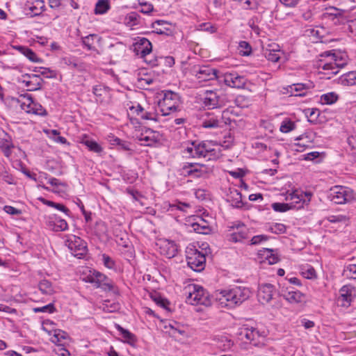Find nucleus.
Masks as SVG:
<instances>
[{
    "label": "nucleus",
    "instance_id": "obj_43",
    "mask_svg": "<svg viewBox=\"0 0 356 356\" xmlns=\"http://www.w3.org/2000/svg\"><path fill=\"white\" fill-rule=\"evenodd\" d=\"M108 231L106 224L102 220H98L95 223L94 232L97 236L105 234Z\"/></svg>",
    "mask_w": 356,
    "mask_h": 356
},
{
    "label": "nucleus",
    "instance_id": "obj_28",
    "mask_svg": "<svg viewBox=\"0 0 356 356\" xmlns=\"http://www.w3.org/2000/svg\"><path fill=\"white\" fill-rule=\"evenodd\" d=\"M17 49L31 61L33 63L42 62V60L37 56L35 53L31 49L26 47L19 46Z\"/></svg>",
    "mask_w": 356,
    "mask_h": 356
},
{
    "label": "nucleus",
    "instance_id": "obj_24",
    "mask_svg": "<svg viewBox=\"0 0 356 356\" xmlns=\"http://www.w3.org/2000/svg\"><path fill=\"white\" fill-rule=\"evenodd\" d=\"M108 138L111 145L117 146L119 150L131 152L133 151L131 148V143L130 142L121 140L115 136H110Z\"/></svg>",
    "mask_w": 356,
    "mask_h": 356
},
{
    "label": "nucleus",
    "instance_id": "obj_56",
    "mask_svg": "<svg viewBox=\"0 0 356 356\" xmlns=\"http://www.w3.org/2000/svg\"><path fill=\"white\" fill-rule=\"evenodd\" d=\"M239 47L241 53L243 56H248L251 53L252 48L248 42L245 41H241L239 43Z\"/></svg>",
    "mask_w": 356,
    "mask_h": 356
},
{
    "label": "nucleus",
    "instance_id": "obj_10",
    "mask_svg": "<svg viewBox=\"0 0 356 356\" xmlns=\"http://www.w3.org/2000/svg\"><path fill=\"white\" fill-rule=\"evenodd\" d=\"M237 335H238L241 340L245 339L254 342V345H257V341L261 337V334L257 329L245 325L238 328Z\"/></svg>",
    "mask_w": 356,
    "mask_h": 356
},
{
    "label": "nucleus",
    "instance_id": "obj_14",
    "mask_svg": "<svg viewBox=\"0 0 356 356\" xmlns=\"http://www.w3.org/2000/svg\"><path fill=\"white\" fill-rule=\"evenodd\" d=\"M224 83L231 88H242L245 85V79L236 73H227L223 75Z\"/></svg>",
    "mask_w": 356,
    "mask_h": 356
},
{
    "label": "nucleus",
    "instance_id": "obj_57",
    "mask_svg": "<svg viewBox=\"0 0 356 356\" xmlns=\"http://www.w3.org/2000/svg\"><path fill=\"white\" fill-rule=\"evenodd\" d=\"M286 200H295L296 203L303 201L304 202L306 201L305 199L303 198V195L302 193L298 194L297 191L293 192L290 193L286 198Z\"/></svg>",
    "mask_w": 356,
    "mask_h": 356
},
{
    "label": "nucleus",
    "instance_id": "obj_58",
    "mask_svg": "<svg viewBox=\"0 0 356 356\" xmlns=\"http://www.w3.org/2000/svg\"><path fill=\"white\" fill-rule=\"evenodd\" d=\"M327 220L330 222L335 223L340 222H346L348 220V218H346V216L343 215H332L327 217Z\"/></svg>",
    "mask_w": 356,
    "mask_h": 356
},
{
    "label": "nucleus",
    "instance_id": "obj_25",
    "mask_svg": "<svg viewBox=\"0 0 356 356\" xmlns=\"http://www.w3.org/2000/svg\"><path fill=\"white\" fill-rule=\"evenodd\" d=\"M115 327L119 331L121 337L125 342L131 346L135 345L136 342V337L133 333L130 332L128 330L123 328L120 325H116Z\"/></svg>",
    "mask_w": 356,
    "mask_h": 356
},
{
    "label": "nucleus",
    "instance_id": "obj_1",
    "mask_svg": "<svg viewBox=\"0 0 356 356\" xmlns=\"http://www.w3.org/2000/svg\"><path fill=\"white\" fill-rule=\"evenodd\" d=\"M250 291L245 286H234L229 289L216 291V300L219 302L221 307L234 308L241 305L250 296Z\"/></svg>",
    "mask_w": 356,
    "mask_h": 356
},
{
    "label": "nucleus",
    "instance_id": "obj_26",
    "mask_svg": "<svg viewBox=\"0 0 356 356\" xmlns=\"http://www.w3.org/2000/svg\"><path fill=\"white\" fill-rule=\"evenodd\" d=\"M110 9V0H98L95 4L94 13L96 15H104L106 14Z\"/></svg>",
    "mask_w": 356,
    "mask_h": 356
},
{
    "label": "nucleus",
    "instance_id": "obj_23",
    "mask_svg": "<svg viewBox=\"0 0 356 356\" xmlns=\"http://www.w3.org/2000/svg\"><path fill=\"white\" fill-rule=\"evenodd\" d=\"M227 201L231 203V205L235 208H242L243 207V202L242 201V195L236 189H234L230 191L228 195Z\"/></svg>",
    "mask_w": 356,
    "mask_h": 356
},
{
    "label": "nucleus",
    "instance_id": "obj_48",
    "mask_svg": "<svg viewBox=\"0 0 356 356\" xmlns=\"http://www.w3.org/2000/svg\"><path fill=\"white\" fill-rule=\"evenodd\" d=\"M269 230L272 233L280 234L286 232V227L282 223H275L270 227Z\"/></svg>",
    "mask_w": 356,
    "mask_h": 356
},
{
    "label": "nucleus",
    "instance_id": "obj_60",
    "mask_svg": "<svg viewBox=\"0 0 356 356\" xmlns=\"http://www.w3.org/2000/svg\"><path fill=\"white\" fill-rule=\"evenodd\" d=\"M212 304L211 298L208 293V292L205 291L203 296L201 297V300L198 301L197 305H202L204 306H210Z\"/></svg>",
    "mask_w": 356,
    "mask_h": 356
},
{
    "label": "nucleus",
    "instance_id": "obj_19",
    "mask_svg": "<svg viewBox=\"0 0 356 356\" xmlns=\"http://www.w3.org/2000/svg\"><path fill=\"white\" fill-rule=\"evenodd\" d=\"M154 32L159 35H172L174 30L171 24L164 20H156L152 23Z\"/></svg>",
    "mask_w": 356,
    "mask_h": 356
},
{
    "label": "nucleus",
    "instance_id": "obj_40",
    "mask_svg": "<svg viewBox=\"0 0 356 356\" xmlns=\"http://www.w3.org/2000/svg\"><path fill=\"white\" fill-rule=\"evenodd\" d=\"M293 207L294 206L292 204L288 203L275 202L272 204L273 209L277 212H285Z\"/></svg>",
    "mask_w": 356,
    "mask_h": 356
},
{
    "label": "nucleus",
    "instance_id": "obj_9",
    "mask_svg": "<svg viewBox=\"0 0 356 356\" xmlns=\"http://www.w3.org/2000/svg\"><path fill=\"white\" fill-rule=\"evenodd\" d=\"M21 81L25 85L28 90L35 91L40 90L43 81L38 74H24L22 75Z\"/></svg>",
    "mask_w": 356,
    "mask_h": 356
},
{
    "label": "nucleus",
    "instance_id": "obj_6",
    "mask_svg": "<svg viewBox=\"0 0 356 356\" xmlns=\"http://www.w3.org/2000/svg\"><path fill=\"white\" fill-rule=\"evenodd\" d=\"M65 244L72 253L78 258H81L87 254L86 243L79 236L75 235L68 236L65 240Z\"/></svg>",
    "mask_w": 356,
    "mask_h": 356
},
{
    "label": "nucleus",
    "instance_id": "obj_34",
    "mask_svg": "<svg viewBox=\"0 0 356 356\" xmlns=\"http://www.w3.org/2000/svg\"><path fill=\"white\" fill-rule=\"evenodd\" d=\"M339 99V96L334 92H327L321 96V102L323 104H332Z\"/></svg>",
    "mask_w": 356,
    "mask_h": 356
},
{
    "label": "nucleus",
    "instance_id": "obj_29",
    "mask_svg": "<svg viewBox=\"0 0 356 356\" xmlns=\"http://www.w3.org/2000/svg\"><path fill=\"white\" fill-rule=\"evenodd\" d=\"M341 83L345 86H355L356 85V72H349L340 78Z\"/></svg>",
    "mask_w": 356,
    "mask_h": 356
},
{
    "label": "nucleus",
    "instance_id": "obj_17",
    "mask_svg": "<svg viewBox=\"0 0 356 356\" xmlns=\"http://www.w3.org/2000/svg\"><path fill=\"white\" fill-rule=\"evenodd\" d=\"M202 103L209 109L220 107V96L215 91L206 90L202 98Z\"/></svg>",
    "mask_w": 356,
    "mask_h": 356
},
{
    "label": "nucleus",
    "instance_id": "obj_15",
    "mask_svg": "<svg viewBox=\"0 0 356 356\" xmlns=\"http://www.w3.org/2000/svg\"><path fill=\"white\" fill-rule=\"evenodd\" d=\"M160 252L168 259L175 257L178 252V246L177 244L170 240H164L159 244Z\"/></svg>",
    "mask_w": 356,
    "mask_h": 356
},
{
    "label": "nucleus",
    "instance_id": "obj_38",
    "mask_svg": "<svg viewBox=\"0 0 356 356\" xmlns=\"http://www.w3.org/2000/svg\"><path fill=\"white\" fill-rule=\"evenodd\" d=\"M140 16L136 12L129 13L126 17V23L130 26H136L140 24Z\"/></svg>",
    "mask_w": 356,
    "mask_h": 356
},
{
    "label": "nucleus",
    "instance_id": "obj_33",
    "mask_svg": "<svg viewBox=\"0 0 356 356\" xmlns=\"http://www.w3.org/2000/svg\"><path fill=\"white\" fill-rule=\"evenodd\" d=\"M95 39H99L97 34H90L81 38L82 44L88 50H95L94 42Z\"/></svg>",
    "mask_w": 356,
    "mask_h": 356
},
{
    "label": "nucleus",
    "instance_id": "obj_53",
    "mask_svg": "<svg viewBox=\"0 0 356 356\" xmlns=\"http://www.w3.org/2000/svg\"><path fill=\"white\" fill-rule=\"evenodd\" d=\"M157 116H158V114L153 110H151V111H145L144 110L143 113L140 115V118L143 120L157 121L158 120Z\"/></svg>",
    "mask_w": 356,
    "mask_h": 356
},
{
    "label": "nucleus",
    "instance_id": "obj_36",
    "mask_svg": "<svg viewBox=\"0 0 356 356\" xmlns=\"http://www.w3.org/2000/svg\"><path fill=\"white\" fill-rule=\"evenodd\" d=\"M206 144L207 150H208V152H205L206 158L207 157L208 160H216L218 159L220 156V150L212 148L209 142H206Z\"/></svg>",
    "mask_w": 356,
    "mask_h": 356
},
{
    "label": "nucleus",
    "instance_id": "obj_27",
    "mask_svg": "<svg viewBox=\"0 0 356 356\" xmlns=\"http://www.w3.org/2000/svg\"><path fill=\"white\" fill-rule=\"evenodd\" d=\"M47 226L54 232H61L67 229L68 225L65 220H58V222L55 223V221H46Z\"/></svg>",
    "mask_w": 356,
    "mask_h": 356
},
{
    "label": "nucleus",
    "instance_id": "obj_11",
    "mask_svg": "<svg viewBox=\"0 0 356 356\" xmlns=\"http://www.w3.org/2000/svg\"><path fill=\"white\" fill-rule=\"evenodd\" d=\"M355 288L350 285H345L339 290V296L337 298V304L341 307H348L353 300Z\"/></svg>",
    "mask_w": 356,
    "mask_h": 356
},
{
    "label": "nucleus",
    "instance_id": "obj_13",
    "mask_svg": "<svg viewBox=\"0 0 356 356\" xmlns=\"http://www.w3.org/2000/svg\"><path fill=\"white\" fill-rule=\"evenodd\" d=\"M275 293V286L269 283L261 284L258 289L257 297L262 303H268L272 299Z\"/></svg>",
    "mask_w": 356,
    "mask_h": 356
},
{
    "label": "nucleus",
    "instance_id": "obj_37",
    "mask_svg": "<svg viewBox=\"0 0 356 356\" xmlns=\"http://www.w3.org/2000/svg\"><path fill=\"white\" fill-rule=\"evenodd\" d=\"M97 288H102L104 291L117 292V288L113 282L106 276V280L97 285Z\"/></svg>",
    "mask_w": 356,
    "mask_h": 356
},
{
    "label": "nucleus",
    "instance_id": "obj_52",
    "mask_svg": "<svg viewBox=\"0 0 356 356\" xmlns=\"http://www.w3.org/2000/svg\"><path fill=\"white\" fill-rule=\"evenodd\" d=\"M346 277L351 279H356V264H349L344 270Z\"/></svg>",
    "mask_w": 356,
    "mask_h": 356
},
{
    "label": "nucleus",
    "instance_id": "obj_16",
    "mask_svg": "<svg viewBox=\"0 0 356 356\" xmlns=\"http://www.w3.org/2000/svg\"><path fill=\"white\" fill-rule=\"evenodd\" d=\"M281 294L290 303H300L304 300L305 295L299 291H294L292 287L282 288Z\"/></svg>",
    "mask_w": 356,
    "mask_h": 356
},
{
    "label": "nucleus",
    "instance_id": "obj_44",
    "mask_svg": "<svg viewBox=\"0 0 356 356\" xmlns=\"http://www.w3.org/2000/svg\"><path fill=\"white\" fill-rule=\"evenodd\" d=\"M310 86L305 83H294L289 86L290 89H293V93H305L306 90L309 89Z\"/></svg>",
    "mask_w": 356,
    "mask_h": 356
},
{
    "label": "nucleus",
    "instance_id": "obj_50",
    "mask_svg": "<svg viewBox=\"0 0 356 356\" xmlns=\"http://www.w3.org/2000/svg\"><path fill=\"white\" fill-rule=\"evenodd\" d=\"M152 300L156 302V304L165 309H168V306L169 305L170 302L168 301V300L163 298L161 296L155 295L152 296Z\"/></svg>",
    "mask_w": 356,
    "mask_h": 356
},
{
    "label": "nucleus",
    "instance_id": "obj_64",
    "mask_svg": "<svg viewBox=\"0 0 356 356\" xmlns=\"http://www.w3.org/2000/svg\"><path fill=\"white\" fill-rule=\"evenodd\" d=\"M266 58L272 62H277L280 59V56L275 51H268L266 52Z\"/></svg>",
    "mask_w": 356,
    "mask_h": 356
},
{
    "label": "nucleus",
    "instance_id": "obj_49",
    "mask_svg": "<svg viewBox=\"0 0 356 356\" xmlns=\"http://www.w3.org/2000/svg\"><path fill=\"white\" fill-rule=\"evenodd\" d=\"M108 91V87L103 86L102 85H97L93 86L92 88V93L97 97H102L104 96Z\"/></svg>",
    "mask_w": 356,
    "mask_h": 356
},
{
    "label": "nucleus",
    "instance_id": "obj_55",
    "mask_svg": "<svg viewBox=\"0 0 356 356\" xmlns=\"http://www.w3.org/2000/svg\"><path fill=\"white\" fill-rule=\"evenodd\" d=\"M330 11L327 13V15L331 20H335L337 17H341L344 15V12L336 8H331Z\"/></svg>",
    "mask_w": 356,
    "mask_h": 356
},
{
    "label": "nucleus",
    "instance_id": "obj_20",
    "mask_svg": "<svg viewBox=\"0 0 356 356\" xmlns=\"http://www.w3.org/2000/svg\"><path fill=\"white\" fill-rule=\"evenodd\" d=\"M235 227L238 231L230 234L229 241L236 243L248 238V229L243 224L238 223L232 227Z\"/></svg>",
    "mask_w": 356,
    "mask_h": 356
},
{
    "label": "nucleus",
    "instance_id": "obj_54",
    "mask_svg": "<svg viewBox=\"0 0 356 356\" xmlns=\"http://www.w3.org/2000/svg\"><path fill=\"white\" fill-rule=\"evenodd\" d=\"M102 262L104 265L109 269H114L115 267V261L106 254H102Z\"/></svg>",
    "mask_w": 356,
    "mask_h": 356
},
{
    "label": "nucleus",
    "instance_id": "obj_61",
    "mask_svg": "<svg viewBox=\"0 0 356 356\" xmlns=\"http://www.w3.org/2000/svg\"><path fill=\"white\" fill-rule=\"evenodd\" d=\"M139 140L142 142H144V145L146 146H152L156 142V139L154 137H151L149 136H145L142 134Z\"/></svg>",
    "mask_w": 356,
    "mask_h": 356
},
{
    "label": "nucleus",
    "instance_id": "obj_41",
    "mask_svg": "<svg viewBox=\"0 0 356 356\" xmlns=\"http://www.w3.org/2000/svg\"><path fill=\"white\" fill-rule=\"evenodd\" d=\"M296 128V124L294 122L291 120L286 119L284 120L280 127V130L282 133H289L291 131H293Z\"/></svg>",
    "mask_w": 356,
    "mask_h": 356
},
{
    "label": "nucleus",
    "instance_id": "obj_42",
    "mask_svg": "<svg viewBox=\"0 0 356 356\" xmlns=\"http://www.w3.org/2000/svg\"><path fill=\"white\" fill-rule=\"evenodd\" d=\"M83 144L91 152L95 153H100L102 152V147L95 140L88 139L83 141Z\"/></svg>",
    "mask_w": 356,
    "mask_h": 356
},
{
    "label": "nucleus",
    "instance_id": "obj_18",
    "mask_svg": "<svg viewBox=\"0 0 356 356\" xmlns=\"http://www.w3.org/2000/svg\"><path fill=\"white\" fill-rule=\"evenodd\" d=\"M202 127L205 129L222 128L223 122L213 113H207L202 121Z\"/></svg>",
    "mask_w": 356,
    "mask_h": 356
},
{
    "label": "nucleus",
    "instance_id": "obj_2",
    "mask_svg": "<svg viewBox=\"0 0 356 356\" xmlns=\"http://www.w3.org/2000/svg\"><path fill=\"white\" fill-rule=\"evenodd\" d=\"M179 104V97L178 94L170 90L166 91L163 99L159 102V107L163 116L177 111Z\"/></svg>",
    "mask_w": 356,
    "mask_h": 356
},
{
    "label": "nucleus",
    "instance_id": "obj_62",
    "mask_svg": "<svg viewBox=\"0 0 356 356\" xmlns=\"http://www.w3.org/2000/svg\"><path fill=\"white\" fill-rule=\"evenodd\" d=\"M40 70H42L40 72V74L43 75L47 78H56V72L49 68L45 67H40Z\"/></svg>",
    "mask_w": 356,
    "mask_h": 356
},
{
    "label": "nucleus",
    "instance_id": "obj_31",
    "mask_svg": "<svg viewBox=\"0 0 356 356\" xmlns=\"http://www.w3.org/2000/svg\"><path fill=\"white\" fill-rule=\"evenodd\" d=\"M105 280L106 275L96 270H94L87 277V282L94 284L96 287L97 284Z\"/></svg>",
    "mask_w": 356,
    "mask_h": 356
},
{
    "label": "nucleus",
    "instance_id": "obj_8",
    "mask_svg": "<svg viewBox=\"0 0 356 356\" xmlns=\"http://www.w3.org/2000/svg\"><path fill=\"white\" fill-rule=\"evenodd\" d=\"M192 73L200 81L213 79H218L219 81H222L221 77L218 75V71L207 65L194 66Z\"/></svg>",
    "mask_w": 356,
    "mask_h": 356
},
{
    "label": "nucleus",
    "instance_id": "obj_21",
    "mask_svg": "<svg viewBox=\"0 0 356 356\" xmlns=\"http://www.w3.org/2000/svg\"><path fill=\"white\" fill-rule=\"evenodd\" d=\"M327 56L330 57L337 69L343 68L347 64L346 56L341 52H325Z\"/></svg>",
    "mask_w": 356,
    "mask_h": 356
},
{
    "label": "nucleus",
    "instance_id": "obj_30",
    "mask_svg": "<svg viewBox=\"0 0 356 356\" xmlns=\"http://www.w3.org/2000/svg\"><path fill=\"white\" fill-rule=\"evenodd\" d=\"M40 201L45 205L54 207L57 210H59L63 212L66 216H70V211L63 204L60 203H56L53 201L45 200L44 198H40Z\"/></svg>",
    "mask_w": 356,
    "mask_h": 356
},
{
    "label": "nucleus",
    "instance_id": "obj_63",
    "mask_svg": "<svg viewBox=\"0 0 356 356\" xmlns=\"http://www.w3.org/2000/svg\"><path fill=\"white\" fill-rule=\"evenodd\" d=\"M268 239V237L266 235H257L252 238L250 241L251 245H258L263 241H266Z\"/></svg>",
    "mask_w": 356,
    "mask_h": 356
},
{
    "label": "nucleus",
    "instance_id": "obj_12",
    "mask_svg": "<svg viewBox=\"0 0 356 356\" xmlns=\"http://www.w3.org/2000/svg\"><path fill=\"white\" fill-rule=\"evenodd\" d=\"M206 145V141H193L191 146L186 147V152L193 158H206L205 152H208Z\"/></svg>",
    "mask_w": 356,
    "mask_h": 356
},
{
    "label": "nucleus",
    "instance_id": "obj_59",
    "mask_svg": "<svg viewBox=\"0 0 356 356\" xmlns=\"http://www.w3.org/2000/svg\"><path fill=\"white\" fill-rule=\"evenodd\" d=\"M244 9L254 10L258 7V3L256 0H245L241 5Z\"/></svg>",
    "mask_w": 356,
    "mask_h": 356
},
{
    "label": "nucleus",
    "instance_id": "obj_32",
    "mask_svg": "<svg viewBox=\"0 0 356 356\" xmlns=\"http://www.w3.org/2000/svg\"><path fill=\"white\" fill-rule=\"evenodd\" d=\"M44 1L43 0H35L33 5L30 7L32 15L37 16L40 15L44 10Z\"/></svg>",
    "mask_w": 356,
    "mask_h": 356
},
{
    "label": "nucleus",
    "instance_id": "obj_51",
    "mask_svg": "<svg viewBox=\"0 0 356 356\" xmlns=\"http://www.w3.org/2000/svg\"><path fill=\"white\" fill-rule=\"evenodd\" d=\"M191 227L195 232L200 234H207L209 229L208 226L201 225L199 222L192 223Z\"/></svg>",
    "mask_w": 356,
    "mask_h": 356
},
{
    "label": "nucleus",
    "instance_id": "obj_45",
    "mask_svg": "<svg viewBox=\"0 0 356 356\" xmlns=\"http://www.w3.org/2000/svg\"><path fill=\"white\" fill-rule=\"evenodd\" d=\"M190 208V205L188 203L177 202L169 205V210L173 211L175 210H179L184 212L186 211V209Z\"/></svg>",
    "mask_w": 356,
    "mask_h": 356
},
{
    "label": "nucleus",
    "instance_id": "obj_39",
    "mask_svg": "<svg viewBox=\"0 0 356 356\" xmlns=\"http://www.w3.org/2000/svg\"><path fill=\"white\" fill-rule=\"evenodd\" d=\"M263 252L262 255H266V259L269 264H275L279 261V257L277 255L273 254V250L266 248Z\"/></svg>",
    "mask_w": 356,
    "mask_h": 356
},
{
    "label": "nucleus",
    "instance_id": "obj_46",
    "mask_svg": "<svg viewBox=\"0 0 356 356\" xmlns=\"http://www.w3.org/2000/svg\"><path fill=\"white\" fill-rule=\"evenodd\" d=\"M0 177L5 182L9 184H15L14 178L6 170L3 165L0 166Z\"/></svg>",
    "mask_w": 356,
    "mask_h": 356
},
{
    "label": "nucleus",
    "instance_id": "obj_7",
    "mask_svg": "<svg viewBox=\"0 0 356 356\" xmlns=\"http://www.w3.org/2000/svg\"><path fill=\"white\" fill-rule=\"evenodd\" d=\"M134 51L136 55L143 58L145 62L152 65V66L157 65L156 59L147 60L146 56L149 54L152 50V43L149 40L145 38H139L138 40L134 44Z\"/></svg>",
    "mask_w": 356,
    "mask_h": 356
},
{
    "label": "nucleus",
    "instance_id": "obj_22",
    "mask_svg": "<svg viewBox=\"0 0 356 356\" xmlns=\"http://www.w3.org/2000/svg\"><path fill=\"white\" fill-rule=\"evenodd\" d=\"M193 291L189 292L186 301L191 305H197L206 291L203 287L197 285L193 286Z\"/></svg>",
    "mask_w": 356,
    "mask_h": 356
},
{
    "label": "nucleus",
    "instance_id": "obj_47",
    "mask_svg": "<svg viewBox=\"0 0 356 356\" xmlns=\"http://www.w3.org/2000/svg\"><path fill=\"white\" fill-rule=\"evenodd\" d=\"M56 309L53 303H49L47 305L40 307H34L33 308V311L35 313L44 312L52 314L55 312Z\"/></svg>",
    "mask_w": 356,
    "mask_h": 356
},
{
    "label": "nucleus",
    "instance_id": "obj_35",
    "mask_svg": "<svg viewBox=\"0 0 356 356\" xmlns=\"http://www.w3.org/2000/svg\"><path fill=\"white\" fill-rule=\"evenodd\" d=\"M40 291L45 295H51L54 293L51 282L47 280H42L38 284Z\"/></svg>",
    "mask_w": 356,
    "mask_h": 356
},
{
    "label": "nucleus",
    "instance_id": "obj_3",
    "mask_svg": "<svg viewBox=\"0 0 356 356\" xmlns=\"http://www.w3.org/2000/svg\"><path fill=\"white\" fill-rule=\"evenodd\" d=\"M188 266L194 271L203 270L206 265V257L204 253L195 248H188L186 251Z\"/></svg>",
    "mask_w": 356,
    "mask_h": 356
},
{
    "label": "nucleus",
    "instance_id": "obj_5",
    "mask_svg": "<svg viewBox=\"0 0 356 356\" xmlns=\"http://www.w3.org/2000/svg\"><path fill=\"white\" fill-rule=\"evenodd\" d=\"M185 175L193 178L208 177L213 172V167L197 163H187L183 166Z\"/></svg>",
    "mask_w": 356,
    "mask_h": 356
},
{
    "label": "nucleus",
    "instance_id": "obj_4",
    "mask_svg": "<svg viewBox=\"0 0 356 356\" xmlns=\"http://www.w3.org/2000/svg\"><path fill=\"white\" fill-rule=\"evenodd\" d=\"M329 198L334 203L341 204L350 202L354 200L355 197L353 190L350 188L335 186L330 189Z\"/></svg>",
    "mask_w": 356,
    "mask_h": 356
}]
</instances>
